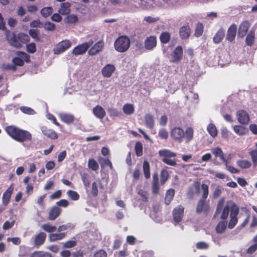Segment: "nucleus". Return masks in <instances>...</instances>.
<instances>
[{"label":"nucleus","mask_w":257,"mask_h":257,"mask_svg":"<svg viewBox=\"0 0 257 257\" xmlns=\"http://www.w3.org/2000/svg\"><path fill=\"white\" fill-rule=\"evenodd\" d=\"M239 211V207L234 202L231 201L227 202L222 208L221 200H220L217 205L213 217H216L221 212L220 218L222 220L220 221L216 226V232L218 233H222L225 231L227 224L226 220L229 213L230 219L228 223V227L230 229L234 228L238 222L237 215Z\"/></svg>","instance_id":"f257e3e1"},{"label":"nucleus","mask_w":257,"mask_h":257,"mask_svg":"<svg viewBox=\"0 0 257 257\" xmlns=\"http://www.w3.org/2000/svg\"><path fill=\"white\" fill-rule=\"evenodd\" d=\"M171 136L178 143H181L184 140L186 143H188L193 139L194 130L191 127H188L184 132L180 127H175L171 131Z\"/></svg>","instance_id":"f03ea898"},{"label":"nucleus","mask_w":257,"mask_h":257,"mask_svg":"<svg viewBox=\"0 0 257 257\" xmlns=\"http://www.w3.org/2000/svg\"><path fill=\"white\" fill-rule=\"evenodd\" d=\"M5 130L13 139L18 142H24L32 140V135L29 132L16 126L10 125L7 126Z\"/></svg>","instance_id":"7ed1b4c3"},{"label":"nucleus","mask_w":257,"mask_h":257,"mask_svg":"<svg viewBox=\"0 0 257 257\" xmlns=\"http://www.w3.org/2000/svg\"><path fill=\"white\" fill-rule=\"evenodd\" d=\"M202 196L196 205V212L200 214L202 212L207 213L210 210V205L206 201L209 195V186L207 184H201Z\"/></svg>","instance_id":"20e7f679"},{"label":"nucleus","mask_w":257,"mask_h":257,"mask_svg":"<svg viewBox=\"0 0 257 257\" xmlns=\"http://www.w3.org/2000/svg\"><path fill=\"white\" fill-rule=\"evenodd\" d=\"M131 41L126 36L118 37L114 43L115 50L120 53L126 52L130 47Z\"/></svg>","instance_id":"39448f33"},{"label":"nucleus","mask_w":257,"mask_h":257,"mask_svg":"<svg viewBox=\"0 0 257 257\" xmlns=\"http://www.w3.org/2000/svg\"><path fill=\"white\" fill-rule=\"evenodd\" d=\"M160 156L164 157L162 161L169 165L175 166L176 165V161L175 159H171L172 157H175L176 154L167 150H162L159 151Z\"/></svg>","instance_id":"423d86ee"},{"label":"nucleus","mask_w":257,"mask_h":257,"mask_svg":"<svg viewBox=\"0 0 257 257\" xmlns=\"http://www.w3.org/2000/svg\"><path fill=\"white\" fill-rule=\"evenodd\" d=\"M72 43L69 40H63L58 43L54 48L55 54H60L63 53L71 46Z\"/></svg>","instance_id":"0eeeda50"},{"label":"nucleus","mask_w":257,"mask_h":257,"mask_svg":"<svg viewBox=\"0 0 257 257\" xmlns=\"http://www.w3.org/2000/svg\"><path fill=\"white\" fill-rule=\"evenodd\" d=\"M6 38L11 46L17 48L22 47V44L19 41L18 35H17L14 32L10 31L7 32Z\"/></svg>","instance_id":"6e6552de"},{"label":"nucleus","mask_w":257,"mask_h":257,"mask_svg":"<svg viewBox=\"0 0 257 257\" xmlns=\"http://www.w3.org/2000/svg\"><path fill=\"white\" fill-rule=\"evenodd\" d=\"M93 43V41L91 40L88 42L78 45L73 49L72 53L76 56L83 54L92 45Z\"/></svg>","instance_id":"1a4fd4ad"},{"label":"nucleus","mask_w":257,"mask_h":257,"mask_svg":"<svg viewBox=\"0 0 257 257\" xmlns=\"http://www.w3.org/2000/svg\"><path fill=\"white\" fill-rule=\"evenodd\" d=\"M183 56V48L180 46H177L171 54L170 61L172 63H178L181 60Z\"/></svg>","instance_id":"9d476101"},{"label":"nucleus","mask_w":257,"mask_h":257,"mask_svg":"<svg viewBox=\"0 0 257 257\" xmlns=\"http://www.w3.org/2000/svg\"><path fill=\"white\" fill-rule=\"evenodd\" d=\"M201 185L199 181H194L192 185V188H189L187 192V196L192 199L195 194L199 195L201 193Z\"/></svg>","instance_id":"9b49d317"},{"label":"nucleus","mask_w":257,"mask_h":257,"mask_svg":"<svg viewBox=\"0 0 257 257\" xmlns=\"http://www.w3.org/2000/svg\"><path fill=\"white\" fill-rule=\"evenodd\" d=\"M237 27L234 24L231 25L227 31L226 40L232 43L234 41L236 35Z\"/></svg>","instance_id":"f8f14e48"},{"label":"nucleus","mask_w":257,"mask_h":257,"mask_svg":"<svg viewBox=\"0 0 257 257\" xmlns=\"http://www.w3.org/2000/svg\"><path fill=\"white\" fill-rule=\"evenodd\" d=\"M236 116L238 122L242 124H247L249 121V117L247 112L244 110L237 111Z\"/></svg>","instance_id":"ddd939ff"},{"label":"nucleus","mask_w":257,"mask_h":257,"mask_svg":"<svg viewBox=\"0 0 257 257\" xmlns=\"http://www.w3.org/2000/svg\"><path fill=\"white\" fill-rule=\"evenodd\" d=\"M250 27V23L245 20L242 21L240 24L238 30V35L240 38H243L247 34L249 28Z\"/></svg>","instance_id":"4468645a"},{"label":"nucleus","mask_w":257,"mask_h":257,"mask_svg":"<svg viewBox=\"0 0 257 257\" xmlns=\"http://www.w3.org/2000/svg\"><path fill=\"white\" fill-rule=\"evenodd\" d=\"M43 134L47 138L51 140H56L58 138L57 133L53 129L48 128L46 126H43L41 127Z\"/></svg>","instance_id":"2eb2a0df"},{"label":"nucleus","mask_w":257,"mask_h":257,"mask_svg":"<svg viewBox=\"0 0 257 257\" xmlns=\"http://www.w3.org/2000/svg\"><path fill=\"white\" fill-rule=\"evenodd\" d=\"M184 208L182 205H179L173 210V217L174 220L179 223L182 220Z\"/></svg>","instance_id":"dca6fc26"},{"label":"nucleus","mask_w":257,"mask_h":257,"mask_svg":"<svg viewBox=\"0 0 257 257\" xmlns=\"http://www.w3.org/2000/svg\"><path fill=\"white\" fill-rule=\"evenodd\" d=\"M153 180L152 182V191L153 194L157 195L160 190L159 176L157 172L153 174Z\"/></svg>","instance_id":"f3484780"},{"label":"nucleus","mask_w":257,"mask_h":257,"mask_svg":"<svg viewBox=\"0 0 257 257\" xmlns=\"http://www.w3.org/2000/svg\"><path fill=\"white\" fill-rule=\"evenodd\" d=\"M157 45V38L154 36L147 37L145 41V47L147 50H151Z\"/></svg>","instance_id":"a211bd4d"},{"label":"nucleus","mask_w":257,"mask_h":257,"mask_svg":"<svg viewBox=\"0 0 257 257\" xmlns=\"http://www.w3.org/2000/svg\"><path fill=\"white\" fill-rule=\"evenodd\" d=\"M104 47V43L99 41L96 43L88 51L90 55H95L102 50Z\"/></svg>","instance_id":"6ab92c4d"},{"label":"nucleus","mask_w":257,"mask_h":257,"mask_svg":"<svg viewBox=\"0 0 257 257\" xmlns=\"http://www.w3.org/2000/svg\"><path fill=\"white\" fill-rule=\"evenodd\" d=\"M179 36L182 40H186L189 38L191 34V29L188 25L180 27L179 31Z\"/></svg>","instance_id":"aec40b11"},{"label":"nucleus","mask_w":257,"mask_h":257,"mask_svg":"<svg viewBox=\"0 0 257 257\" xmlns=\"http://www.w3.org/2000/svg\"><path fill=\"white\" fill-rule=\"evenodd\" d=\"M62 209L57 206H53L49 213L48 219L55 220L61 213Z\"/></svg>","instance_id":"412c9836"},{"label":"nucleus","mask_w":257,"mask_h":257,"mask_svg":"<svg viewBox=\"0 0 257 257\" xmlns=\"http://www.w3.org/2000/svg\"><path fill=\"white\" fill-rule=\"evenodd\" d=\"M46 238V234L45 232H41L36 235L34 238V245L39 247L44 244Z\"/></svg>","instance_id":"4be33fe9"},{"label":"nucleus","mask_w":257,"mask_h":257,"mask_svg":"<svg viewBox=\"0 0 257 257\" xmlns=\"http://www.w3.org/2000/svg\"><path fill=\"white\" fill-rule=\"evenodd\" d=\"M59 116L62 121L67 124H71L74 121V116L70 113H61Z\"/></svg>","instance_id":"5701e85b"},{"label":"nucleus","mask_w":257,"mask_h":257,"mask_svg":"<svg viewBox=\"0 0 257 257\" xmlns=\"http://www.w3.org/2000/svg\"><path fill=\"white\" fill-rule=\"evenodd\" d=\"M115 69V68L114 65L111 64H107L102 69V74L104 77H110Z\"/></svg>","instance_id":"b1692460"},{"label":"nucleus","mask_w":257,"mask_h":257,"mask_svg":"<svg viewBox=\"0 0 257 257\" xmlns=\"http://www.w3.org/2000/svg\"><path fill=\"white\" fill-rule=\"evenodd\" d=\"M93 114L99 119H102L106 115L104 109L100 105H97L92 110Z\"/></svg>","instance_id":"393cba45"},{"label":"nucleus","mask_w":257,"mask_h":257,"mask_svg":"<svg viewBox=\"0 0 257 257\" xmlns=\"http://www.w3.org/2000/svg\"><path fill=\"white\" fill-rule=\"evenodd\" d=\"M225 36V30L221 27L216 33L213 38L214 43L218 44L220 43Z\"/></svg>","instance_id":"a878e982"},{"label":"nucleus","mask_w":257,"mask_h":257,"mask_svg":"<svg viewBox=\"0 0 257 257\" xmlns=\"http://www.w3.org/2000/svg\"><path fill=\"white\" fill-rule=\"evenodd\" d=\"M14 190L13 187L11 186L4 193L3 195V203L5 205H7L9 201L11 198V196L13 193V191Z\"/></svg>","instance_id":"bb28decb"},{"label":"nucleus","mask_w":257,"mask_h":257,"mask_svg":"<svg viewBox=\"0 0 257 257\" xmlns=\"http://www.w3.org/2000/svg\"><path fill=\"white\" fill-rule=\"evenodd\" d=\"M70 4L68 2L62 3L60 5V8L58 10L59 13L62 15H68L70 12Z\"/></svg>","instance_id":"cd10ccee"},{"label":"nucleus","mask_w":257,"mask_h":257,"mask_svg":"<svg viewBox=\"0 0 257 257\" xmlns=\"http://www.w3.org/2000/svg\"><path fill=\"white\" fill-rule=\"evenodd\" d=\"M211 152L215 157H219L220 159L224 163H227L226 157L224 156L223 152L220 148L217 147L213 148L211 150Z\"/></svg>","instance_id":"c85d7f7f"},{"label":"nucleus","mask_w":257,"mask_h":257,"mask_svg":"<svg viewBox=\"0 0 257 257\" xmlns=\"http://www.w3.org/2000/svg\"><path fill=\"white\" fill-rule=\"evenodd\" d=\"M144 118L146 127L150 129L153 128L155 124V120L153 115L150 113L146 114Z\"/></svg>","instance_id":"c756f323"},{"label":"nucleus","mask_w":257,"mask_h":257,"mask_svg":"<svg viewBox=\"0 0 257 257\" xmlns=\"http://www.w3.org/2000/svg\"><path fill=\"white\" fill-rule=\"evenodd\" d=\"M255 41V32L254 31L250 30L247 34L245 38V43L248 46H252Z\"/></svg>","instance_id":"7c9ffc66"},{"label":"nucleus","mask_w":257,"mask_h":257,"mask_svg":"<svg viewBox=\"0 0 257 257\" xmlns=\"http://www.w3.org/2000/svg\"><path fill=\"white\" fill-rule=\"evenodd\" d=\"M175 193V189L173 188L169 189L167 191L165 197V204L168 205L173 200Z\"/></svg>","instance_id":"2f4dec72"},{"label":"nucleus","mask_w":257,"mask_h":257,"mask_svg":"<svg viewBox=\"0 0 257 257\" xmlns=\"http://www.w3.org/2000/svg\"><path fill=\"white\" fill-rule=\"evenodd\" d=\"M167 167L164 168L160 173V184L163 185L168 181L169 178V174L167 170Z\"/></svg>","instance_id":"473e14b6"},{"label":"nucleus","mask_w":257,"mask_h":257,"mask_svg":"<svg viewBox=\"0 0 257 257\" xmlns=\"http://www.w3.org/2000/svg\"><path fill=\"white\" fill-rule=\"evenodd\" d=\"M143 173L146 179H149L151 177L150 166L149 163L147 161L143 162Z\"/></svg>","instance_id":"72a5a7b5"},{"label":"nucleus","mask_w":257,"mask_h":257,"mask_svg":"<svg viewBox=\"0 0 257 257\" xmlns=\"http://www.w3.org/2000/svg\"><path fill=\"white\" fill-rule=\"evenodd\" d=\"M98 161L102 168H104L106 166H108L111 170L113 169L112 163L108 158H104L100 157L98 159Z\"/></svg>","instance_id":"f704fd0d"},{"label":"nucleus","mask_w":257,"mask_h":257,"mask_svg":"<svg viewBox=\"0 0 257 257\" xmlns=\"http://www.w3.org/2000/svg\"><path fill=\"white\" fill-rule=\"evenodd\" d=\"M233 130L236 134L240 136L244 135L248 132L247 128L242 125H235L233 127Z\"/></svg>","instance_id":"c9c22d12"},{"label":"nucleus","mask_w":257,"mask_h":257,"mask_svg":"<svg viewBox=\"0 0 257 257\" xmlns=\"http://www.w3.org/2000/svg\"><path fill=\"white\" fill-rule=\"evenodd\" d=\"M123 112L127 114L130 115L133 114L135 111V108L133 104H125L122 107Z\"/></svg>","instance_id":"e433bc0d"},{"label":"nucleus","mask_w":257,"mask_h":257,"mask_svg":"<svg viewBox=\"0 0 257 257\" xmlns=\"http://www.w3.org/2000/svg\"><path fill=\"white\" fill-rule=\"evenodd\" d=\"M160 40L162 44H167L171 40V34L168 32H162L160 36Z\"/></svg>","instance_id":"4c0bfd02"},{"label":"nucleus","mask_w":257,"mask_h":257,"mask_svg":"<svg viewBox=\"0 0 257 257\" xmlns=\"http://www.w3.org/2000/svg\"><path fill=\"white\" fill-rule=\"evenodd\" d=\"M66 236V233L62 232L59 233H52L49 235L50 241H55L58 240L62 239Z\"/></svg>","instance_id":"58836bf2"},{"label":"nucleus","mask_w":257,"mask_h":257,"mask_svg":"<svg viewBox=\"0 0 257 257\" xmlns=\"http://www.w3.org/2000/svg\"><path fill=\"white\" fill-rule=\"evenodd\" d=\"M204 27L203 24L198 22L196 25L194 35L196 37H199L202 35Z\"/></svg>","instance_id":"ea45409f"},{"label":"nucleus","mask_w":257,"mask_h":257,"mask_svg":"<svg viewBox=\"0 0 257 257\" xmlns=\"http://www.w3.org/2000/svg\"><path fill=\"white\" fill-rule=\"evenodd\" d=\"M53 9L52 7H45L40 12L41 15L44 18H47L53 13Z\"/></svg>","instance_id":"a19ab883"},{"label":"nucleus","mask_w":257,"mask_h":257,"mask_svg":"<svg viewBox=\"0 0 257 257\" xmlns=\"http://www.w3.org/2000/svg\"><path fill=\"white\" fill-rule=\"evenodd\" d=\"M207 131L211 136L214 138L217 135V131L215 125L213 123H209L207 126Z\"/></svg>","instance_id":"79ce46f5"},{"label":"nucleus","mask_w":257,"mask_h":257,"mask_svg":"<svg viewBox=\"0 0 257 257\" xmlns=\"http://www.w3.org/2000/svg\"><path fill=\"white\" fill-rule=\"evenodd\" d=\"M31 257H52V255L48 252L35 251L32 253Z\"/></svg>","instance_id":"37998d69"},{"label":"nucleus","mask_w":257,"mask_h":257,"mask_svg":"<svg viewBox=\"0 0 257 257\" xmlns=\"http://www.w3.org/2000/svg\"><path fill=\"white\" fill-rule=\"evenodd\" d=\"M237 164L240 168L242 169H247L251 166V163L246 160H239L237 161Z\"/></svg>","instance_id":"c03bdc74"},{"label":"nucleus","mask_w":257,"mask_h":257,"mask_svg":"<svg viewBox=\"0 0 257 257\" xmlns=\"http://www.w3.org/2000/svg\"><path fill=\"white\" fill-rule=\"evenodd\" d=\"M143 145L140 142H137L135 146V150L136 155L141 157L143 155Z\"/></svg>","instance_id":"a18cd8bd"},{"label":"nucleus","mask_w":257,"mask_h":257,"mask_svg":"<svg viewBox=\"0 0 257 257\" xmlns=\"http://www.w3.org/2000/svg\"><path fill=\"white\" fill-rule=\"evenodd\" d=\"M88 167L93 171H96L99 169L97 162L93 159H89L88 162Z\"/></svg>","instance_id":"49530a36"},{"label":"nucleus","mask_w":257,"mask_h":257,"mask_svg":"<svg viewBox=\"0 0 257 257\" xmlns=\"http://www.w3.org/2000/svg\"><path fill=\"white\" fill-rule=\"evenodd\" d=\"M67 194L69 197L72 200H78L79 199V195L78 193L71 190H68L67 192Z\"/></svg>","instance_id":"de8ad7c7"},{"label":"nucleus","mask_w":257,"mask_h":257,"mask_svg":"<svg viewBox=\"0 0 257 257\" xmlns=\"http://www.w3.org/2000/svg\"><path fill=\"white\" fill-rule=\"evenodd\" d=\"M66 22L69 24H76L78 19L76 15L72 14L68 15L66 19Z\"/></svg>","instance_id":"09e8293b"},{"label":"nucleus","mask_w":257,"mask_h":257,"mask_svg":"<svg viewBox=\"0 0 257 257\" xmlns=\"http://www.w3.org/2000/svg\"><path fill=\"white\" fill-rule=\"evenodd\" d=\"M18 37H19V41L21 44L22 43H26L30 40V38H29V36L27 34H26L23 33H19L18 34Z\"/></svg>","instance_id":"8fccbe9b"},{"label":"nucleus","mask_w":257,"mask_h":257,"mask_svg":"<svg viewBox=\"0 0 257 257\" xmlns=\"http://www.w3.org/2000/svg\"><path fill=\"white\" fill-rule=\"evenodd\" d=\"M254 168L257 166V150H252L249 153Z\"/></svg>","instance_id":"3c124183"},{"label":"nucleus","mask_w":257,"mask_h":257,"mask_svg":"<svg viewBox=\"0 0 257 257\" xmlns=\"http://www.w3.org/2000/svg\"><path fill=\"white\" fill-rule=\"evenodd\" d=\"M74 228V225L71 223H68L66 224L60 225L58 228V231L61 232L62 231L66 230L67 229H73Z\"/></svg>","instance_id":"603ef678"},{"label":"nucleus","mask_w":257,"mask_h":257,"mask_svg":"<svg viewBox=\"0 0 257 257\" xmlns=\"http://www.w3.org/2000/svg\"><path fill=\"white\" fill-rule=\"evenodd\" d=\"M43 230L48 232H53L56 230V227L50 225L49 224H44L42 226Z\"/></svg>","instance_id":"864d4df0"},{"label":"nucleus","mask_w":257,"mask_h":257,"mask_svg":"<svg viewBox=\"0 0 257 257\" xmlns=\"http://www.w3.org/2000/svg\"><path fill=\"white\" fill-rule=\"evenodd\" d=\"M91 194L93 197H96L98 196V185L95 182H93L91 186Z\"/></svg>","instance_id":"5fc2aeb1"},{"label":"nucleus","mask_w":257,"mask_h":257,"mask_svg":"<svg viewBox=\"0 0 257 257\" xmlns=\"http://www.w3.org/2000/svg\"><path fill=\"white\" fill-rule=\"evenodd\" d=\"M29 34L36 41H39L40 38L38 36L39 30L38 29H30L29 31Z\"/></svg>","instance_id":"6e6d98bb"},{"label":"nucleus","mask_w":257,"mask_h":257,"mask_svg":"<svg viewBox=\"0 0 257 257\" xmlns=\"http://www.w3.org/2000/svg\"><path fill=\"white\" fill-rule=\"evenodd\" d=\"M12 62L16 66H22L24 64V60L19 57H14Z\"/></svg>","instance_id":"4d7b16f0"},{"label":"nucleus","mask_w":257,"mask_h":257,"mask_svg":"<svg viewBox=\"0 0 257 257\" xmlns=\"http://www.w3.org/2000/svg\"><path fill=\"white\" fill-rule=\"evenodd\" d=\"M222 193V188L219 185H218L214 189L213 192V197L214 198H217L219 197Z\"/></svg>","instance_id":"13d9d810"},{"label":"nucleus","mask_w":257,"mask_h":257,"mask_svg":"<svg viewBox=\"0 0 257 257\" xmlns=\"http://www.w3.org/2000/svg\"><path fill=\"white\" fill-rule=\"evenodd\" d=\"M15 221L13 220L12 221H10L9 220H7L5 222L3 225V228L4 230H8L12 228L15 224Z\"/></svg>","instance_id":"bf43d9fd"},{"label":"nucleus","mask_w":257,"mask_h":257,"mask_svg":"<svg viewBox=\"0 0 257 257\" xmlns=\"http://www.w3.org/2000/svg\"><path fill=\"white\" fill-rule=\"evenodd\" d=\"M27 51L30 53H34L36 51V46L34 43H31L27 45Z\"/></svg>","instance_id":"052dcab7"},{"label":"nucleus","mask_w":257,"mask_h":257,"mask_svg":"<svg viewBox=\"0 0 257 257\" xmlns=\"http://www.w3.org/2000/svg\"><path fill=\"white\" fill-rule=\"evenodd\" d=\"M18 55L24 59L25 62H30V56L27 53L24 52L20 51L18 53Z\"/></svg>","instance_id":"680f3d73"},{"label":"nucleus","mask_w":257,"mask_h":257,"mask_svg":"<svg viewBox=\"0 0 257 257\" xmlns=\"http://www.w3.org/2000/svg\"><path fill=\"white\" fill-rule=\"evenodd\" d=\"M159 136L162 139H167L168 137V133L165 128H161L159 130Z\"/></svg>","instance_id":"e2e57ef3"},{"label":"nucleus","mask_w":257,"mask_h":257,"mask_svg":"<svg viewBox=\"0 0 257 257\" xmlns=\"http://www.w3.org/2000/svg\"><path fill=\"white\" fill-rule=\"evenodd\" d=\"M77 245V242L75 240H68L63 244L64 248H72Z\"/></svg>","instance_id":"0e129e2a"},{"label":"nucleus","mask_w":257,"mask_h":257,"mask_svg":"<svg viewBox=\"0 0 257 257\" xmlns=\"http://www.w3.org/2000/svg\"><path fill=\"white\" fill-rule=\"evenodd\" d=\"M44 27L45 29L48 31H53L55 29V24L50 22H46Z\"/></svg>","instance_id":"69168bd1"},{"label":"nucleus","mask_w":257,"mask_h":257,"mask_svg":"<svg viewBox=\"0 0 257 257\" xmlns=\"http://www.w3.org/2000/svg\"><path fill=\"white\" fill-rule=\"evenodd\" d=\"M257 250V242H254V244L250 246L246 249V253L247 254H252Z\"/></svg>","instance_id":"338daca9"},{"label":"nucleus","mask_w":257,"mask_h":257,"mask_svg":"<svg viewBox=\"0 0 257 257\" xmlns=\"http://www.w3.org/2000/svg\"><path fill=\"white\" fill-rule=\"evenodd\" d=\"M107 253L103 249H99L94 254V257H107Z\"/></svg>","instance_id":"774afa93"}]
</instances>
